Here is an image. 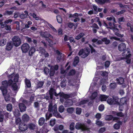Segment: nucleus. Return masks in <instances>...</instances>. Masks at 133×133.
I'll return each mask as SVG.
<instances>
[{
	"mask_svg": "<svg viewBox=\"0 0 133 133\" xmlns=\"http://www.w3.org/2000/svg\"><path fill=\"white\" fill-rule=\"evenodd\" d=\"M52 115L57 117H60L61 116L57 112V105L56 104L53 105L52 102L50 103L48 106V112L45 114L46 120H49L52 116Z\"/></svg>",
	"mask_w": 133,
	"mask_h": 133,
	"instance_id": "nucleus-1",
	"label": "nucleus"
},
{
	"mask_svg": "<svg viewBox=\"0 0 133 133\" xmlns=\"http://www.w3.org/2000/svg\"><path fill=\"white\" fill-rule=\"evenodd\" d=\"M75 128L78 130H81L82 131H89L90 128L84 123H82L81 122H77L76 124Z\"/></svg>",
	"mask_w": 133,
	"mask_h": 133,
	"instance_id": "nucleus-2",
	"label": "nucleus"
},
{
	"mask_svg": "<svg viewBox=\"0 0 133 133\" xmlns=\"http://www.w3.org/2000/svg\"><path fill=\"white\" fill-rule=\"evenodd\" d=\"M90 52V49L88 47H87L84 49H81L79 51L78 54L79 56L81 55L82 58H84L88 55Z\"/></svg>",
	"mask_w": 133,
	"mask_h": 133,
	"instance_id": "nucleus-3",
	"label": "nucleus"
},
{
	"mask_svg": "<svg viewBox=\"0 0 133 133\" xmlns=\"http://www.w3.org/2000/svg\"><path fill=\"white\" fill-rule=\"evenodd\" d=\"M13 44L16 47L19 46L21 43L20 38L18 36H14L12 39Z\"/></svg>",
	"mask_w": 133,
	"mask_h": 133,
	"instance_id": "nucleus-4",
	"label": "nucleus"
},
{
	"mask_svg": "<svg viewBox=\"0 0 133 133\" xmlns=\"http://www.w3.org/2000/svg\"><path fill=\"white\" fill-rule=\"evenodd\" d=\"M18 128L20 130L24 131L28 129V125L24 123L21 122L19 124Z\"/></svg>",
	"mask_w": 133,
	"mask_h": 133,
	"instance_id": "nucleus-5",
	"label": "nucleus"
},
{
	"mask_svg": "<svg viewBox=\"0 0 133 133\" xmlns=\"http://www.w3.org/2000/svg\"><path fill=\"white\" fill-rule=\"evenodd\" d=\"M29 48V45L26 43L23 44L21 46V49L23 52H27L28 51Z\"/></svg>",
	"mask_w": 133,
	"mask_h": 133,
	"instance_id": "nucleus-6",
	"label": "nucleus"
},
{
	"mask_svg": "<svg viewBox=\"0 0 133 133\" xmlns=\"http://www.w3.org/2000/svg\"><path fill=\"white\" fill-rule=\"evenodd\" d=\"M122 53V56H125L127 59L130 58L131 56V54H130V50H128L127 49L124 50Z\"/></svg>",
	"mask_w": 133,
	"mask_h": 133,
	"instance_id": "nucleus-7",
	"label": "nucleus"
},
{
	"mask_svg": "<svg viewBox=\"0 0 133 133\" xmlns=\"http://www.w3.org/2000/svg\"><path fill=\"white\" fill-rule=\"evenodd\" d=\"M118 105L119 106L118 110L119 111H123L124 109L125 110H127L128 109L127 104H126V105L125 106V105H124L122 104H121L120 103Z\"/></svg>",
	"mask_w": 133,
	"mask_h": 133,
	"instance_id": "nucleus-8",
	"label": "nucleus"
},
{
	"mask_svg": "<svg viewBox=\"0 0 133 133\" xmlns=\"http://www.w3.org/2000/svg\"><path fill=\"white\" fill-rule=\"evenodd\" d=\"M118 48L119 51H122L126 49V45L124 43H121L119 45Z\"/></svg>",
	"mask_w": 133,
	"mask_h": 133,
	"instance_id": "nucleus-9",
	"label": "nucleus"
},
{
	"mask_svg": "<svg viewBox=\"0 0 133 133\" xmlns=\"http://www.w3.org/2000/svg\"><path fill=\"white\" fill-rule=\"evenodd\" d=\"M19 106L21 112H24L25 111L26 107L23 103H19Z\"/></svg>",
	"mask_w": 133,
	"mask_h": 133,
	"instance_id": "nucleus-10",
	"label": "nucleus"
},
{
	"mask_svg": "<svg viewBox=\"0 0 133 133\" xmlns=\"http://www.w3.org/2000/svg\"><path fill=\"white\" fill-rule=\"evenodd\" d=\"M95 1L98 4L103 5L105 3H110L109 0H95Z\"/></svg>",
	"mask_w": 133,
	"mask_h": 133,
	"instance_id": "nucleus-11",
	"label": "nucleus"
},
{
	"mask_svg": "<svg viewBox=\"0 0 133 133\" xmlns=\"http://www.w3.org/2000/svg\"><path fill=\"white\" fill-rule=\"evenodd\" d=\"M112 98L114 102L113 105H119L120 103L118 102L119 98L118 97L114 96H112Z\"/></svg>",
	"mask_w": 133,
	"mask_h": 133,
	"instance_id": "nucleus-12",
	"label": "nucleus"
},
{
	"mask_svg": "<svg viewBox=\"0 0 133 133\" xmlns=\"http://www.w3.org/2000/svg\"><path fill=\"white\" fill-rule=\"evenodd\" d=\"M0 89L1 90L3 95L4 96L7 94V88L4 86H1L0 87Z\"/></svg>",
	"mask_w": 133,
	"mask_h": 133,
	"instance_id": "nucleus-13",
	"label": "nucleus"
},
{
	"mask_svg": "<svg viewBox=\"0 0 133 133\" xmlns=\"http://www.w3.org/2000/svg\"><path fill=\"white\" fill-rule=\"evenodd\" d=\"M76 70L75 69L71 70L67 74V76L69 77L70 76H73L76 74Z\"/></svg>",
	"mask_w": 133,
	"mask_h": 133,
	"instance_id": "nucleus-14",
	"label": "nucleus"
},
{
	"mask_svg": "<svg viewBox=\"0 0 133 133\" xmlns=\"http://www.w3.org/2000/svg\"><path fill=\"white\" fill-rule=\"evenodd\" d=\"M36 127V125L35 124L32 123H29L28 125V128L31 130H34Z\"/></svg>",
	"mask_w": 133,
	"mask_h": 133,
	"instance_id": "nucleus-15",
	"label": "nucleus"
},
{
	"mask_svg": "<svg viewBox=\"0 0 133 133\" xmlns=\"http://www.w3.org/2000/svg\"><path fill=\"white\" fill-rule=\"evenodd\" d=\"M116 80L117 81V83L119 85L122 84L124 82V78L121 77H119L118 78H116Z\"/></svg>",
	"mask_w": 133,
	"mask_h": 133,
	"instance_id": "nucleus-16",
	"label": "nucleus"
},
{
	"mask_svg": "<svg viewBox=\"0 0 133 133\" xmlns=\"http://www.w3.org/2000/svg\"><path fill=\"white\" fill-rule=\"evenodd\" d=\"M13 46V45L11 42H8L6 45V49L7 50L9 51L11 49Z\"/></svg>",
	"mask_w": 133,
	"mask_h": 133,
	"instance_id": "nucleus-17",
	"label": "nucleus"
},
{
	"mask_svg": "<svg viewBox=\"0 0 133 133\" xmlns=\"http://www.w3.org/2000/svg\"><path fill=\"white\" fill-rule=\"evenodd\" d=\"M29 119V116L26 114H24L22 117V119L24 122H28Z\"/></svg>",
	"mask_w": 133,
	"mask_h": 133,
	"instance_id": "nucleus-18",
	"label": "nucleus"
},
{
	"mask_svg": "<svg viewBox=\"0 0 133 133\" xmlns=\"http://www.w3.org/2000/svg\"><path fill=\"white\" fill-rule=\"evenodd\" d=\"M25 83L26 86L27 88H30L31 87V83L29 80L26 78Z\"/></svg>",
	"mask_w": 133,
	"mask_h": 133,
	"instance_id": "nucleus-19",
	"label": "nucleus"
},
{
	"mask_svg": "<svg viewBox=\"0 0 133 133\" xmlns=\"http://www.w3.org/2000/svg\"><path fill=\"white\" fill-rule=\"evenodd\" d=\"M55 91L56 90L53 88H51L49 90V94L50 95V97L51 98H53V95L55 93Z\"/></svg>",
	"mask_w": 133,
	"mask_h": 133,
	"instance_id": "nucleus-20",
	"label": "nucleus"
},
{
	"mask_svg": "<svg viewBox=\"0 0 133 133\" xmlns=\"http://www.w3.org/2000/svg\"><path fill=\"white\" fill-rule=\"evenodd\" d=\"M73 104V102L71 100H67L65 102V105L67 107L72 106Z\"/></svg>",
	"mask_w": 133,
	"mask_h": 133,
	"instance_id": "nucleus-21",
	"label": "nucleus"
},
{
	"mask_svg": "<svg viewBox=\"0 0 133 133\" xmlns=\"http://www.w3.org/2000/svg\"><path fill=\"white\" fill-rule=\"evenodd\" d=\"M45 121L44 118L43 117H41L39 118L38 120L39 124L40 126L42 125L44 123Z\"/></svg>",
	"mask_w": 133,
	"mask_h": 133,
	"instance_id": "nucleus-22",
	"label": "nucleus"
},
{
	"mask_svg": "<svg viewBox=\"0 0 133 133\" xmlns=\"http://www.w3.org/2000/svg\"><path fill=\"white\" fill-rule=\"evenodd\" d=\"M108 97V96L105 95H102L100 97L101 101H106Z\"/></svg>",
	"mask_w": 133,
	"mask_h": 133,
	"instance_id": "nucleus-23",
	"label": "nucleus"
},
{
	"mask_svg": "<svg viewBox=\"0 0 133 133\" xmlns=\"http://www.w3.org/2000/svg\"><path fill=\"white\" fill-rule=\"evenodd\" d=\"M79 62V58L78 57H76L74 59V63L73 65L74 66H76L77 64Z\"/></svg>",
	"mask_w": 133,
	"mask_h": 133,
	"instance_id": "nucleus-24",
	"label": "nucleus"
},
{
	"mask_svg": "<svg viewBox=\"0 0 133 133\" xmlns=\"http://www.w3.org/2000/svg\"><path fill=\"white\" fill-rule=\"evenodd\" d=\"M121 104H122L124 105H126V104H127V100L125 98H122L120 100Z\"/></svg>",
	"mask_w": 133,
	"mask_h": 133,
	"instance_id": "nucleus-25",
	"label": "nucleus"
},
{
	"mask_svg": "<svg viewBox=\"0 0 133 133\" xmlns=\"http://www.w3.org/2000/svg\"><path fill=\"white\" fill-rule=\"evenodd\" d=\"M35 51V49L34 47H31L29 50V55L30 56H31L34 53Z\"/></svg>",
	"mask_w": 133,
	"mask_h": 133,
	"instance_id": "nucleus-26",
	"label": "nucleus"
},
{
	"mask_svg": "<svg viewBox=\"0 0 133 133\" xmlns=\"http://www.w3.org/2000/svg\"><path fill=\"white\" fill-rule=\"evenodd\" d=\"M114 34L116 36H117L118 37H120L121 38L123 37L124 36V34H121L119 33V31H117V30H116L115 32H114Z\"/></svg>",
	"mask_w": 133,
	"mask_h": 133,
	"instance_id": "nucleus-27",
	"label": "nucleus"
},
{
	"mask_svg": "<svg viewBox=\"0 0 133 133\" xmlns=\"http://www.w3.org/2000/svg\"><path fill=\"white\" fill-rule=\"evenodd\" d=\"M84 36V33L83 32L81 33L78 35L75 38L77 40H78Z\"/></svg>",
	"mask_w": 133,
	"mask_h": 133,
	"instance_id": "nucleus-28",
	"label": "nucleus"
},
{
	"mask_svg": "<svg viewBox=\"0 0 133 133\" xmlns=\"http://www.w3.org/2000/svg\"><path fill=\"white\" fill-rule=\"evenodd\" d=\"M113 98L109 97L107 100V103L110 105H113L114 102Z\"/></svg>",
	"mask_w": 133,
	"mask_h": 133,
	"instance_id": "nucleus-29",
	"label": "nucleus"
},
{
	"mask_svg": "<svg viewBox=\"0 0 133 133\" xmlns=\"http://www.w3.org/2000/svg\"><path fill=\"white\" fill-rule=\"evenodd\" d=\"M60 96L62 97L63 98L65 99H67L69 98L70 96L69 95L65 94L64 93L60 94Z\"/></svg>",
	"mask_w": 133,
	"mask_h": 133,
	"instance_id": "nucleus-30",
	"label": "nucleus"
},
{
	"mask_svg": "<svg viewBox=\"0 0 133 133\" xmlns=\"http://www.w3.org/2000/svg\"><path fill=\"white\" fill-rule=\"evenodd\" d=\"M113 118V116L111 115H107L105 117L106 121H110Z\"/></svg>",
	"mask_w": 133,
	"mask_h": 133,
	"instance_id": "nucleus-31",
	"label": "nucleus"
},
{
	"mask_svg": "<svg viewBox=\"0 0 133 133\" xmlns=\"http://www.w3.org/2000/svg\"><path fill=\"white\" fill-rule=\"evenodd\" d=\"M97 94L96 92H93L91 97V99L92 100H94L97 96Z\"/></svg>",
	"mask_w": 133,
	"mask_h": 133,
	"instance_id": "nucleus-32",
	"label": "nucleus"
},
{
	"mask_svg": "<svg viewBox=\"0 0 133 133\" xmlns=\"http://www.w3.org/2000/svg\"><path fill=\"white\" fill-rule=\"evenodd\" d=\"M44 82L43 81H39L37 83V88H41L43 86Z\"/></svg>",
	"mask_w": 133,
	"mask_h": 133,
	"instance_id": "nucleus-33",
	"label": "nucleus"
},
{
	"mask_svg": "<svg viewBox=\"0 0 133 133\" xmlns=\"http://www.w3.org/2000/svg\"><path fill=\"white\" fill-rule=\"evenodd\" d=\"M117 87V85L116 83H111L110 85V88L111 89H114Z\"/></svg>",
	"mask_w": 133,
	"mask_h": 133,
	"instance_id": "nucleus-34",
	"label": "nucleus"
},
{
	"mask_svg": "<svg viewBox=\"0 0 133 133\" xmlns=\"http://www.w3.org/2000/svg\"><path fill=\"white\" fill-rule=\"evenodd\" d=\"M7 110L8 111H10L12 109V106L10 103L8 104H7Z\"/></svg>",
	"mask_w": 133,
	"mask_h": 133,
	"instance_id": "nucleus-35",
	"label": "nucleus"
},
{
	"mask_svg": "<svg viewBox=\"0 0 133 133\" xmlns=\"http://www.w3.org/2000/svg\"><path fill=\"white\" fill-rule=\"evenodd\" d=\"M11 86L12 89L14 90H16L18 88V86L16 83H13Z\"/></svg>",
	"mask_w": 133,
	"mask_h": 133,
	"instance_id": "nucleus-36",
	"label": "nucleus"
},
{
	"mask_svg": "<svg viewBox=\"0 0 133 133\" xmlns=\"http://www.w3.org/2000/svg\"><path fill=\"white\" fill-rule=\"evenodd\" d=\"M74 110V108L72 107L69 108L67 109V112L70 114L73 113Z\"/></svg>",
	"mask_w": 133,
	"mask_h": 133,
	"instance_id": "nucleus-37",
	"label": "nucleus"
},
{
	"mask_svg": "<svg viewBox=\"0 0 133 133\" xmlns=\"http://www.w3.org/2000/svg\"><path fill=\"white\" fill-rule=\"evenodd\" d=\"M75 125V123L74 122H72L70 124L69 126V128L71 130H73L74 129Z\"/></svg>",
	"mask_w": 133,
	"mask_h": 133,
	"instance_id": "nucleus-38",
	"label": "nucleus"
},
{
	"mask_svg": "<svg viewBox=\"0 0 133 133\" xmlns=\"http://www.w3.org/2000/svg\"><path fill=\"white\" fill-rule=\"evenodd\" d=\"M56 120L55 119H51L50 121V125L53 127L55 123Z\"/></svg>",
	"mask_w": 133,
	"mask_h": 133,
	"instance_id": "nucleus-39",
	"label": "nucleus"
},
{
	"mask_svg": "<svg viewBox=\"0 0 133 133\" xmlns=\"http://www.w3.org/2000/svg\"><path fill=\"white\" fill-rule=\"evenodd\" d=\"M107 28L112 30L114 32H115L116 30H117L118 31H119V29H118L114 27H107Z\"/></svg>",
	"mask_w": 133,
	"mask_h": 133,
	"instance_id": "nucleus-40",
	"label": "nucleus"
},
{
	"mask_svg": "<svg viewBox=\"0 0 133 133\" xmlns=\"http://www.w3.org/2000/svg\"><path fill=\"white\" fill-rule=\"evenodd\" d=\"M11 78H12V76H11ZM13 82V81L12 80V78L10 79L8 81H7V83H8V86H12V83Z\"/></svg>",
	"mask_w": 133,
	"mask_h": 133,
	"instance_id": "nucleus-41",
	"label": "nucleus"
},
{
	"mask_svg": "<svg viewBox=\"0 0 133 133\" xmlns=\"http://www.w3.org/2000/svg\"><path fill=\"white\" fill-rule=\"evenodd\" d=\"M88 102V100H83L80 101L78 102V104L79 105H82L84 104H86L87 102Z\"/></svg>",
	"mask_w": 133,
	"mask_h": 133,
	"instance_id": "nucleus-42",
	"label": "nucleus"
},
{
	"mask_svg": "<svg viewBox=\"0 0 133 133\" xmlns=\"http://www.w3.org/2000/svg\"><path fill=\"white\" fill-rule=\"evenodd\" d=\"M98 110L99 111H102L104 110V105L103 104H101L98 107Z\"/></svg>",
	"mask_w": 133,
	"mask_h": 133,
	"instance_id": "nucleus-43",
	"label": "nucleus"
},
{
	"mask_svg": "<svg viewBox=\"0 0 133 133\" xmlns=\"http://www.w3.org/2000/svg\"><path fill=\"white\" fill-rule=\"evenodd\" d=\"M49 75L50 76H53L55 72V71L50 68Z\"/></svg>",
	"mask_w": 133,
	"mask_h": 133,
	"instance_id": "nucleus-44",
	"label": "nucleus"
},
{
	"mask_svg": "<svg viewBox=\"0 0 133 133\" xmlns=\"http://www.w3.org/2000/svg\"><path fill=\"white\" fill-rule=\"evenodd\" d=\"M19 76L18 75H16L14 77L13 80L15 82H18Z\"/></svg>",
	"mask_w": 133,
	"mask_h": 133,
	"instance_id": "nucleus-45",
	"label": "nucleus"
},
{
	"mask_svg": "<svg viewBox=\"0 0 133 133\" xmlns=\"http://www.w3.org/2000/svg\"><path fill=\"white\" fill-rule=\"evenodd\" d=\"M56 18L57 22L58 23H62V19L60 16L58 15L57 16Z\"/></svg>",
	"mask_w": 133,
	"mask_h": 133,
	"instance_id": "nucleus-46",
	"label": "nucleus"
},
{
	"mask_svg": "<svg viewBox=\"0 0 133 133\" xmlns=\"http://www.w3.org/2000/svg\"><path fill=\"white\" fill-rule=\"evenodd\" d=\"M14 114L15 116L16 117H19L20 115V113L19 111L18 110H15Z\"/></svg>",
	"mask_w": 133,
	"mask_h": 133,
	"instance_id": "nucleus-47",
	"label": "nucleus"
},
{
	"mask_svg": "<svg viewBox=\"0 0 133 133\" xmlns=\"http://www.w3.org/2000/svg\"><path fill=\"white\" fill-rule=\"evenodd\" d=\"M64 106L62 105H61L59 108L58 110L59 111L62 113L64 111Z\"/></svg>",
	"mask_w": 133,
	"mask_h": 133,
	"instance_id": "nucleus-48",
	"label": "nucleus"
},
{
	"mask_svg": "<svg viewBox=\"0 0 133 133\" xmlns=\"http://www.w3.org/2000/svg\"><path fill=\"white\" fill-rule=\"evenodd\" d=\"M102 74H101L102 76L105 77H107L108 76V73L106 71H101Z\"/></svg>",
	"mask_w": 133,
	"mask_h": 133,
	"instance_id": "nucleus-49",
	"label": "nucleus"
},
{
	"mask_svg": "<svg viewBox=\"0 0 133 133\" xmlns=\"http://www.w3.org/2000/svg\"><path fill=\"white\" fill-rule=\"evenodd\" d=\"M44 71L45 74L48 75L49 73L50 70L48 68L45 67L44 68Z\"/></svg>",
	"mask_w": 133,
	"mask_h": 133,
	"instance_id": "nucleus-50",
	"label": "nucleus"
},
{
	"mask_svg": "<svg viewBox=\"0 0 133 133\" xmlns=\"http://www.w3.org/2000/svg\"><path fill=\"white\" fill-rule=\"evenodd\" d=\"M59 66L58 65H56L54 66H52L50 68L55 71L57 70L58 69Z\"/></svg>",
	"mask_w": 133,
	"mask_h": 133,
	"instance_id": "nucleus-51",
	"label": "nucleus"
},
{
	"mask_svg": "<svg viewBox=\"0 0 133 133\" xmlns=\"http://www.w3.org/2000/svg\"><path fill=\"white\" fill-rule=\"evenodd\" d=\"M96 124L99 127H101L104 125L102 122L100 121H96Z\"/></svg>",
	"mask_w": 133,
	"mask_h": 133,
	"instance_id": "nucleus-52",
	"label": "nucleus"
},
{
	"mask_svg": "<svg viewBox=\"0 0 133 133\" xmlns=\"http://www.w3.org/2000/svg\"><path fill=\"white\" fill-rule=\"evenodd\" d=\"M46 40L49 43L50 45H52L53 44L52 40L50 39L49 37H47L46 38H45Z\"/></svg>",
	"mask_w": 133,
	"mask_h": 133,
	"instance_id": "nucleus-53",
	"label": "nucleus"
},
{
	"mask_svg": "<svg viewBox=\"0 0 133 133\" xmlns=\"http://www.w3.org/2000/svg\"><path fill=\"white\" fill-rule=\"evenodd\" d=\"M41 36L45 38H46L47 37H48V35H47L46 33L44 32H42L40 33Z\"/></svg>",
	"mask_w": 133,
	"mask_h": 133,
	"instance_id": "nucleus-54",
	"label": "nucleus"
},
{
	"mask_svg": "<svg viewBox=\"0 0 133 133\" xmlns=\"http://www.w3.org/2000/svg\"><path fill=\"white\" fill-rule=\"evenodd\" d=\"M76 113L77 114L80 115L81 112V109L80 108H77L76 109Z\"/></svg>",
	"mask_w": 133,
	"mask_h": 133,
	"instance_id": "nucleus-55",
	"label": "nucleus"
},
{
	"mask_svg": "<svg viewBox=\"0 0 133 133\" xmlns=\"http://www.w3.org/2000/svg\"><path fill=\"white\" fill-rule=\"evenodd\" d=\"M2 84L3 86L7 88L8 86L7 81L6 80L3 81L2 82Z\"/></svg>",
	"mask_w": 133,
	"mask_h": 133,
	"instance_id": "nucleus-56",
	"label": "nucleus"
},
{
	"mask_svg": "<svg viewBox=\"0 0 133 133\" xmlns=\"http://www.w3.org/2000/svg\"><path fill=\"white\" fill-rule=\"evenodd\" d=\"M3 26H4L5 29L7 30H10L11 29L10 26L6 24H4V25H3Z\"/></svg>",
	"mask_w": 133,
	"mask_h": 133,
	"instance_id": "nucleus-57",
	"label": "nucleus"
},
{
	"mask_svg": "<svg viewBox=\"0 0 133 133\" xmlns=\"http://www.w3.org/2000/svg\"><path fill=\"white\" fill-rule=\"evenodd\" d=\"M125 12V10H122L120 11L117 12L116 14L117 15H118L123 14Z\"/></svg>",
	"mask_w": 133,
	"mask_h": 133,
	"instance_id": "nucleus-58",
	"label": "nucleus"
},
{
	"mask_svg": "<svg viewBox=\"0 0 133 133\" xmlns=\"http://www.w3.org/2000/svg\"><path fill=\"white\" fill-rule=\"evenodd\" d=\"M105 130V127L102 128L99 130L98 132L99 133H103Z\"/></svg>",
	"mask_w": 133,
	"mask_h": 133,
	"instance_id": "nucleus-59",
	"label": "nucleus"
},
{
	"mask_svg": "<svg viewBox=\"0 0 133 133\" xmlns=\"http://www.w3.org/2000/svg\"><path fill=\"white\" fill-rule=\"evenodd\" d=\"M6 41H5L4 39H2L0 41V45L2 46H3L6 44Z\"/></svg>",
	"mask_w": 133,
	"mask_h": 133,
	"instance_id": "nucleus-60",
	"label": "nucleus"
},
{
	"mask_svg": "<svg viewBox=\"0 0 133 133\" xmlns=\"http://www.w3.org/2000/svg\"><path fill=\"white\" fill-rule=\"evenodd\" d=\"M116 115L118 116L122 117L124 116V114L122 112H117Z\"/></svg>",
	"mask_w": 133,
	"mask_h": 133,
	"instance_id": "nucleus-61",
	"label": "nucleus"
},
{
	"mask_svg": "<svg viewBox=\"0 0 133 133\" xmlns=\"http://www.w3.org/2000/svg\"><path fill=\"white\" fill-rule=\"evenodd\" d=\"M4 114L5 115L4 113H1L0 114V122H1L3 121Z\"/></svg>",
	"mask_w": 133,
	"mask_h": 133,
	"instance_id": "nucleus-62",
	"label": "nucleus"
},
{
	"mask_svg": "<svg viewBox=\"0 0 133 133\" xmlns=\"http://www.w3.org/2000/svg\"><path fill=\"white\" fill-rule=\"evenodd\" d=\"M27 16L26 15L23 14H21L19 15L21 19H24L26 18L27 17Z\"/></svg>",
	"mask_w": 133,
	"mask_h": 133,
	"instance_id": "nucleus-63",
	"label": "nucleus"
},
{
	"mask_svg": "<svg viewBox=\"0 0 133 133\" xmlns=\"http://www.w3.org/2000/svg\"><path fill=\"white\" fill-rule=\"evenodd\" d=\"M34 106L36 108H38L39 107V103L37 102H35L34 103Z\"/></svg>",
	"mask_w": 133,
	"mask_h": 133,
	"instance_id": "nucleus-64",
	"label": "nucleus"
}]
</instances>
